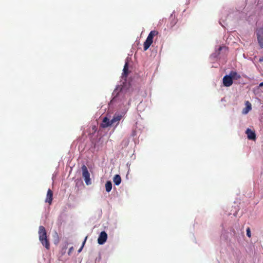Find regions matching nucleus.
<instances>
[{"mask_svg": "<svg viewBox=\"0 0 263 263\" xmlns=\"http://www.w3.org/2000/svg\"><path fill=\"white\" fill-rule=\"evenodd\" d=\"M113 181L116 185H119L121 182V178L119 175H116L113 178Z\"/></svg>", "mask_w": 263, "mask_h": 263, "instance_id": "nucleus-12", "label": "nucleus"}, {"mask_svg": "<svg viewBox=\"0 0 263 263\" xmlns=\"http://www.w3.org/2000/svg\"><path fill=\"white\" fill-rule=\"evenodd\" d=\"M262 60H263V59H260V60H259L260 61H262Z\"/></svg>", "mask_w": 263, "mask_h": 263, "instance_id": "nucleus-22", "label": "nucleus"}, {"mask_svg": "<svg viewBox=\"0 0 263 263\" xmlns=\"http://www.w3.org/2000/svg\"><path fill=\"white\" fill-rule=\"evenodd\" d=\"M246 134L247 135V138L248 139L253 141L256 140V134L254 131L250 129V128H247L246 131Z\"/></svg>", "mask_w": 263, "mask_h": 263, "instance_id": "nucleus-8", "label": "nucleus"}, {"mask_svg": "<svg viewBox=\"0 0 263 263\" xmlns=\"http://www.w3.org/2000/svg\"><path fill=\"white\" fill-rule=\"evenodd\" d=\"M229 75L232 78V80H238L240 78V76L238 74L236 71H231L229 74Z\"/></svg>", "mask_w": 263, "mask_h": 263, "instance_id": "nucleus-13", "label": "nucleus"}, {"mask_svg": "<svg viewBox=\"0 0 263 263\" xmlns=\"http://www.w3.org/2000/svg\"><path fill=\"white\" fill-rule=\"evenodd\" d=\"M107 235L105 231H102L100 234L98 238V243L100 245L104 244L107 240Z\"/></svg>", "mask_w": 263, "mask_h": 263, "instance_id": "nucleus-6", "label": "nucleus"}, {"mask_svg": "<svg viewBox=\"0 0 263 263\" xmlns=\"http://www.w3.org/2000/svg\"><path fill=\"white\" fill-rule=\"evenodd\" d=\"M246 107L243 110V114H247L252 108L251 104L249 101H247L246 103Z\"/></svg>", "mask_w": 263, "mask_h": 263, "instance_id": "nucleus-14", "label": "nucleus"}, {"mask_svg": "<svg viewBox=\"0 0 263 263\" xmlns=\"http://www.w3.org/2000/svg\"><path fill=\"white\" fill-rule=\"evenodd\" d=\"M128 73V62H126L123 69V76L126 77Z\"/></svg>", "mask_w": 263, "mask_h": 263, "instance_id": "nucleus-15", "label": "nucleus"}, {"mask_svg": "<svg viewBox=\"0 0 263 263\" xmlns=\"http://www.w3.org/2000/svg\"><path fill=\"white\" fill-rule=\"evenodd\" d=\"M263 86V82H261L259 84V87H262Z\"/></svg>", "mask_w": 263, "mask_h": 263, "instance_id": "nucleus-21", "label": "nucleus"}, {"mask_svg": "<svg viewBox=\"0 0 263 263\" xmlns=\"http://www.w3.org/2000/svg\"><path fill=\"white\" fill-rule=\"evenodd\" d=\"M170 20H171V24L170 25V27H173L176 23V21L175 17L172 15L170 17Z\"/></svg>", "mask_w": 263, "mask_h": 263, "instance_id": "nucleus-17", "label": "nucleus"}, {"mask_svg": "<svg viewBox=\"0 0 263 263\" xmlns=\"http://www.w3.org/2000/svg\"><path fill=\"white\" fill-rule=\"evenodd\" d=\"M258 43L261 48H263V26L256 31Z\"/></svg>", "mask_w": 263, "mask_h": 263, "instance_id": "nucleus-4", "label": "nucleus"}, {"mask_svg": "<svg viewBox=\"0 0 263 263\" xmlns=\"http://www.w3.org/2000/svg\"><path fill=\"white\" fill-rule=\"evenodd\" d=\"M233 80L230 75H226L223 78V84L226 87H230L233 84Z\"/></svg>", "mask_w": 263, "mask_h": 263, "instance_id": "nucleus-7", "label": "nucleus"}, {"mask_svg": "<svg viewBox=\"0 0 263 263\" xmlns=\"http://www.w3.org/2000/svg\"><path fill=\"white\" fill-rule=\"evenodd\" d=\"M82 176L84 178L85 182L87 185L91 184V180L90 178V174L87 170V167L85 165L82 166Z\"/></svg>", "mask_w": 263, "mask_h": 263, "instance_id": "nucleus-3", "label": "nucleus"}, {"mask_svg": "<svg viewBox=\"0 0 263 263\" xmlns=\"http://www.w3.org/2000/svg\"><path fill=\"white\" fill-rule=\"evenodd\" d=\"M112 189V183L110 181L106 182L105 184V190L107 192H109Z\"/></svg>", "mask_w": 263, "mask_h": 263, "instance_id": "nucleus-16", "label": "nucleus"}, {"mask_svg": "<svg viewBox=\"0 0 263 263\" xmlns=\"http://www.w3.org/2000/svg\"><path fill=\"white\" fill-rule=\"evenodd\" d=\"M39 240L42 245L44 246L47 250L50 249V243L47 239V232L45 228L40 226L39 228Z\"/></svg>", "mask_w": 263, "mask_h": 263, "instance_id": "nucleus-1", "label": "nucleus"}, {"mask_svg": "<svg viewBox=\"0 0 263 263\" xmlns=\"http://www.w3.org/2000/svg\"><path fill=\"white\" fill-rule=\"evenodd\" d=\"M53 199V192L50 189H48L46 195V198L45 200L46 202H48L49 204H51Z\"/></svg>", "mask_w": 263, "mask_h": 263, "instance_id": "nucleus-9", "label": "nucleus"}, {"mask_svg": "<svg viewBox=\"0 0 263 263\" xmlns=\"http://www.w3.org/2000/svg\"><path fill=\"white\" fill-rule=\"evenodd\" d=\"M87 238V236H86V237H85V239H84V241L83 242V244H82V247H81V248H80V249L79 250V251H78V252H80L81 251V250H82V249L83 247H84V245H85V242H86V241Z\"/></svg>", "mask_w": 263, "mask_h": 263, "instance_id": "nucleus-19", "label": "nucleus"}, {"mask_svg": "<svg viewBox=\"0 0 263 263\" xmlns=\"http://www.w3.org/2000/svg\"><path fill=\"white\" fill-rule=\"evenodd\" d=\"M124 91V87H121L120 86L117 87L114 90L113 94L116 96L121 95Z\"/></svg>", "mask_w": 263, "mask_h": 263, "instance_id": "nucleus-11", "label": "nucleus"}, {"mask_svg": "<svg viewBox=\"0 0 263 263\" xmlns=\"http://www.w3.org/2000/svg\"><path fill=\"white\" fill-rule=\"evenodd\" d=\"M159 32L156 30H153L150 32L146 40L143 44L144 51L147 50L153 42V38L158 34Z\"/></svg>", "mask_w": 263, "mask_h": 263, "instance_id": "nucleus-2", "label": "nucleus"}, {"mask_svg": "<svg viewBox=\"0 0 263 263\" xmlns=\"http://www.w3.org/2000/svg\"><path fill=\"white\" fill-rule=\"evenodd\" d=\"M262 60H263V59H260V60H259L260 61H262Z\"/></svg>", "mask_w": 263, "mask_h": 263, "instance_id": "nucleus-23", "label": "nucleus"}, {"mask_svg": "<svg viewBox=\"0 0 263 263\" xmlns=\"http://www.w3.org/2000/svg\"><path fill=\"white\" fill-rule=\"evenodd\" d=\"M124 113H116L112 119L110 120V123L111 125L114 124H116V125L119 124L120 121L121 120V119L124 117Z\"/></svg>", "mask_w": 263, "mask_h": 263, "instance_id": "nucleus-5", "label": "nucleus"}, {"mask_svg": "<svg viewBox=\"0 0 263 263\" xmlns=\"http://www.w3.org/2000/svg\"><path fill=\"white\" fill-rule=\"evenodd\" d=\"M247 235L249 237H251V231H250V229L249 228H248L247 229Z\"/></svg>", "mask_w": 263, "mask_h": 263, "instance_id": "nucleus-18", "label": "nucleus"}, {"mask_svg": "<svg viewBox=\"0 0 263 263\" xmlns=\"http://www.w3.org/2000/svg\"><path fill=\"white\" fill-rule=\"evenodd\" d=\"M73 247H71V248H69V251H68V254L69 255L70 254V253L73 251Z\"/></svg>", "mask_w": 263, "mask_h": 263, "instance_id": "nucleus-20", "label": "nucleus"}, {"mask_svg": "<svg viewBox=\"0 0 263 263\" xmlns=\"http://www.w3.org/2000/svg\"><path fill=\"white\" fill-rule=\"evenodd\" d=\"M111 125L110 120L107 117L104 118L101 124V126L103 128H106Z\"/></svg>", "mask_w": 263, "mask_h": 263, "instance_id": "nucleus-10", "label": "nucleus"}]
</instances>
